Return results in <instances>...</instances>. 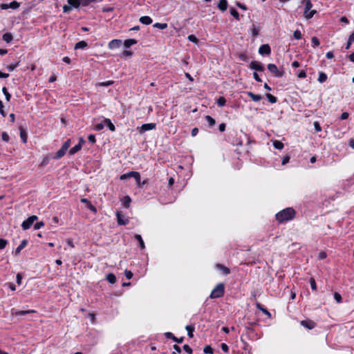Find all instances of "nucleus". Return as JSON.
Here are the masks:
<instances>
[{"label":"nucleus","mask_w":354,"mask_h":354,"mask_svg":"<svg viewBox=\"0 0 354 354\" xmlns=\"http://www.w3.org/2000/svg\"><path fill=\"white\" fill-rule=\"evenodd\" d=\"M294 37L296 39H300L301 38V33L299 30H297L294 32Z\"/></svg>","instance_id":"864d4df0"},{"label":"nucleus","mask_w":354,"mask_h":354,"mask_svg":"<svg viewBox=\"0 0 354 354\" xmlns=\"http://www.w3.org/2000/svg\"><path fill=\"white\" fill-rule=\"evenodd\" d=\"M87 46V44L84 41H81L75 44V48H84Z\"/></svg>","instance_id":"72a5a7b5"},{"label":"nucleus","mask_w":354,"mask_h":354,"mask_svg":"<svg viewBox=\"0 0 354 354\" xmlns=\"http://www.w3.org/2000/svg\"><path fill=\"white\" fill-rule=\"evenodd\" d=\"M311 41L313 47H317L319 45V41L316 37H313Z\"/></svg>","instance_id":"a18cd8bd"},{"label":"nucleus","mask_w":354,"mask_h":354,"mask_svg":"<svg viewBox=\"0 0 354 354\" xmlns=\"http://www.w3.org/2000/svg\"><path fill=\"white\" fill-rule=\"evenodd\" d=\"M218 7L222 11L226 10L227 7V1L226 0H220L218 3Z\"/></svg>","instance_id":"412c9836"},{"label":"nucleus","mask_w":354,"mask_h":354,"mask_svg":"<svg viewBox=\"0 0 354 354\" xmlns=\"http://www.w3.org/2000/svg\"><path fill=\"white\" fill-rule=\"evenodd\" d=\"M250 68L252 69L259 71H263L264 69V68L261 65V64L259 63V62H256V61L252 62L250 63Z\"/></svg>","instance_id":"dca6fc26"},{"label":"nucleus","mask_w":354,"mask_h":354,"mask_svg":"<svg viewBox=\"0 0 354 354\" xmlns=\"http://www.w3.org/2000/svg\"><path fill=\"white\" fill-rule=\"evenodd\" d=\"M256 307L257 309L261 310L264 315H267L269 318H271V313L266 308H264L260 303L257 302Z\"/></svg>","instance_id":"4468645a"},{"label":"nucleus","mask_w":354,"mask_h":354,"mask_svg":"<svg viewBox=\"0 0 354 354\" xmlns=\"http://www.w3.org/2000/svg\"><path fill=\"white\" fill-rule=\"evenodd\" d=\"M104 123L107 125L109 130L111 131H115V127L114 124L111 122L110 119L106 118L104 120Z\"/></svg>","instance_id":"4be33fe9"},{"label":"nucleus","mask_w":354,"mask_h":354,"mask_svg":"<svg viewBox=\"0 0 354 354\" xmlns=\"http://www.w3.org/2000/svg\"><path fill=\"white\" fill-rule=\"evenodd\" d=\"M72 8H73V7H72L70 4H68V5H64V6H63V11H64V12H69L70 10H71Z\"/></svg>","instance_id":"bf43d9fd"},{"label":"nucleus","mask_w":354,"mask_h":354,"mask_svg":"<svg viewBox=\"0 0 354 354\" xmlns=\"http://www.w3.org/2000/svg\"><path fill=\"white\" fill-rule=\"evenodd\" d=\"M216 268L218 270H220L221 271H222V272L225 275H227V274H229L230 273V270L228 268H227L226 266H225L224 265H223V264L217 263L216 265Z\"/></svg>","instance_id":"a211bd4d"},{"label":"nucleus","mask_w":354,"mask_h":354,"mask_svg":"<svg viewBox=\"0 0 354 354\" xmlns=\"http://www.w3.org/2000/svg\"><path fill=\"white\" fill-rule=\"evenodd\" d=\"M230 12L232 14V15L237 20H239V13L238 12L234 9V8H231L230 9Z\"/></svg>","instance_id":"49530a36"},{"label":"nucleus","mask_w":354,"mask_h":354,"mask_svg":"<svg viewBox=\"0 0 354 354\" xmlns=\"http://www.w3.org/2000/svg\"><path fill=\"white\" fill-rule=\"evenodd\" d=\"M310 287L313 290L317 291V284L314 278L311 277L309 280Z\"/></svg>","instance_id":"f704fd0d"},{"label":"nucleus","mask_w":354,"mask_h":354,"mask_svg":"<svg viewBox=\"0 0 354 354\" xmlns=\"http://www.w3.org/2000/svg\"><path fill=\"white\" fill-rule=\"evenodd\" d=\"M272 142L276 149L281 150L283 148V144L281 141L274 140Z\"/></svg>","instance_id":"7c9ffc66"},{"label":"nucleus","mask_w":354,"mask_h":354,"mask_svg":"<svg viewBox=\"0 0 354 354\" xmlns=\"http://www.w3.org/2000/svg\"><path fill=\"white\" fill-rule=\"evenodd\" d=\"M266 97L271 103L277 102V98L270 93H267Z\"/></svg>","instance_id":"4c0bfd02"},{"label":"nucleus","mask_w":354,"mask_h":354,"mask_svg":"<svg viewBox=\"0 0 354 354\" xmlns=\"http://www.w3.org/2000/svg\"><path fill=\"white\" fill-rule=\"evenodd\" d=\"M38 219L37 216L32 215L29 216L26 220L24 221L21 223V227L23 230H26L29 229L33 223Z\"/></svg>","instance_id":"39448f33"},{"label":"nucleus","mask_w":354,"mask_h":354,"mask_svg":"<svg viewBox=\"0 0 354 354\" xmlns=\"http://www.w3.org/2000/svg\"><path fill=\"white\" fill-rule=\"evenodd\" d=\"M295 215V212L292 208L288 207L279 212L276 214V218L279 223H283L292 220Z\"/></svg>","instance_id":"f257e3e1"},{"label":"nucleus","mask_w":354,"mask_h":354,"mask_svg":"<svg viewBox=\"0 0 354 354\" xmlns=\"http://www.w3.org/2000/svg\"><path fill=\"white\" fill-rule=\"evenodd\" d=\"M327 255H326V253L325 252H320L318 254V259L322 260V259H324L325 258H326Z\"/></svg>","instance_id":"052dcab7"},{"label":"nucleus","mask_w":354,"mask_h":354,"mask_svg":"<svg viewBox=\"0 0 354 354\" xmlns=\"http://www.w3.org/2000/svg\"><path fill=\"white\" fill-rule=\"evenodd\" d=\"M81 202L86 204V207L91 210L94 213H96L97 212V209L95 206H93L91 202L86 199V198H82L81 199Z\"/></svg>","instance_id":"2eb2a0df"},{"label":"nucleus","mask_w":354,"mask_h":354,"mask_svg":"<svg viewBox=\"0 0 354 354\" xmlns=\"http://www.w3.org/2000/svg\"><path fill=\"white\" fill-rule=\"evenodd\" d=\"M153 26L163 30L167 27V24L165 23H163V24L156 23L153 25Z\"/></svg>","instance_id":"37998d69"},{"label":"nucleus","mask_w":354,"mask_h":354,"mask_svg":"<svg viewBox=\"0 0 354 354\" xmlns=\"http://www.w3.org/2000/svg\"><path fill=\"white\" fill-rule=\"evenodd\" d=\"M314 127H315V129L317 131H322V128L319 124L318 122H314Z\"/></svg>","instance_id":"e2e57ef3"},{"label":"nucleus","mask_w":354,"mask_h":354,"mask_svg":"<svg viewBox=\"0 0 354 354\" xmlns=\"http://www.w3.org/2000/svg\"><path fill=\"white\" fill-rule=\"evenodd\" d=\"M1 138H2V140L5 142H8L10 139L9 136L6 132L2 133Z\"/></svg>","instance_id":"13d9d810"},{"label":"nucleus","mask_w":354,"mask_h":354,"mask_svg":"<svg viewBox=\"0 0 354 354\" xmlns=\"http://www.w3.org/2000/svg\"><path fill=\"white\" fill-rule=\"evenodd\" d=\"M19 131H20V137H21L23 142L24 143H26L27 142V139H28V136H27L26 132L25 131V130L22 127H19Z\"/></svg>","instance_id":"5701e85b"},{"label":"nucleus","mask_w":354,"mask_h":354,"mask_svg":"<svg viewBox=\"0 0 354 354\" xmlns=\"http://www.w3.org/2000/svg\"><path fill=\"white\" fill-rule=\"evenodd\" d=\"M300 324L304 328L311 330L316 326V323L311 319H304L300 322Z\"/></svg>","instance_id":"423d86ee"},{"label":"nucleus","mask_w":354,"mask_h":354,"mask_svg":"<svg viewBox=\"0 0 354 354\" xmlns=\"http://www.w3.org/2000/svg\"><path fill=\"white\" fill-rule=\"evenodd\" d=\"M140 21L143 24L149 25L152 23V19L148 16H144L140 18Z\"/></svg>","instance_id":"aec40b11"},{"label":"nucleus","mask_w":354,"mask_h":354,"mask_svg":"<svg viewBox=\"0 0 354 354\" xmlns=\"http://www.w3.org/2000/svg\"><path fill=\"white\" fill-rule=\"evenodd\" d=\"M122 55L123 57H131L132 55V53L131 51H129V50H124L122 53Z\"/></svg>","instance_id":"69168bd1"},{"label":"nucleus","mask_w":354,"mask_h":354,"mask_svg":"<svg viewBox=\"0 0 354 354\" xmlns=\"http://www.w3.org/2000/svg\"><path fill=\"white\" fill-rule=\"evenodd\" d=\"M334 299L336 300L337 303H341L342 301V296L338 292H335L334 294Z\"/></svg>","instance_id":"de8ad7c7"},{"label":"nucleus","mask_w":354,"mask_h":354,"mask_svg":"<svg viewBox=\"0 0 354 354\" xmlns=\"http://www.w3.org/2000/svg\"><path fill=\"white\" fill-rule=\"evenodd\" d=\"M25 246L26 245H19V246L16 248L15 252H13V254L15 255H18L20 253V252L24 248Z\"/></svg>","instance_id":"58836bf2"},{"label":"nucleus","mask_w":354,"mask_h":354,"mask_svg":"<svg viewBox=\"0 0 354 354\" xmlns=\"http://www.w3.org/2000/svg\"><path fill=\"white\" fill-rule=\"evenodd\" d=\"M188 39L192 41V42H194L195 44H197L198 41V39H197V37L194 35H190L188 36Z\"/></svg>","instance_id":"8fccbe9b"},{"label":"nucleus","mask_w":354,"mask_h":354,"mask_svg":"<svg viewBox=\"0 0 354 354\" xmlns=\"http://www.w3.org/2000/svg\"><path fill=\"white\" fill-rule=\"evenodd\" d=\"M205 118L211 127H212L215 124V123H216L215 120L214 118H212L211 116L206 115Z\"/></svg>","instance_id":"a19ab883"},{"label":"nucleus","mask_w":354,"mask_h":354,"mask_svg":"<svg viewBox=\"0 0 354 354\" xmlns=\"http://www.w3.org/2000/svg\"><path fill=\"white\" fill-rule=\"evenodd\" d=\"M248 95L252 99L254 102H258L261 100V96L260 95L254 94L252 92H248Z\"/></svg>","instance_id":"bb28decb"},{"label":"nucleus","mask_w":354,"mask_h":354,"mask_svg":"<svg viewBox=\"0 0 354 354\" xmlns=\"http://www.w3.org/2000/svg\"><path fill=\"white\" fill-rule=\"evenodd\" d=\"M268 69L276 77H281L283 75V72L279 71L277 66L274 64H269L268 65Z\"/></svg>","instance_id":"0eeeda50"},{"label":"nucleus","mask_w":354,"mask_h":354,"mask_svg":"<svg viewBox=\"0 0 354 354\" xmlns=\"http://www.w3.org/2000/svg\"><path fill=\"white\" fill-rule=\"evenodd\" d=\"M122 202L124 207L127 208L130 206L131 199L129 196H126L122 199Z\"/></svg>","instance_id":"393cba45"},{"label":"nucleus","mask_w":354,"mask_h":354,"mask_svg":"<svg viewBox=\"0 0 354 354\" xmlns=\"http://www.w3.org/2000/svg\"><path fill=\"white\" fill-rule=\"evenodd\" d=\"M106 279L111 284H113L116 282V277L113 273H109L106 275Z\"/></svg>","instance_id":"b1692460"},{"label":"nucleus","mask_w":354,"mask_h":354,"mask_svg":"<svg viewBox=\"0 0 354 354\" xmlns=\"http://www.w3.org/2000/svg\"><path fill=\"white\" fill-rule=\"evenodd\" d=\"M116 216L118 218V223L120 225H126L128 223V219L120 212H118Z\"/></svg>","instance_id":"f8f14e48"},{"label":"nucleus","mask_w":354,"mask_h":354,"mask_svg":"<svg viewBox=\"0 0 354 354\" xmlns=\"http://www.w3.org/2000/svg\"><path fill=\"white\" fill-rule=\"evenodd\" d=\"M221 348L223 352H225L226 353H227L229 352V347L225 343H222L221 344Z\"/></svg>","instance_id":"3c124183"},{"label":"nucleus","mask_w":354,"mask_h":354,"mask_svg":"<svg viewBox=\"0 0 354 354\" xmlns=\"http://www.w3.org/2000/svg\"><path fill=\"white\" fill-rule=\"evenodd\" d=\"M304 3L305 4V10L304 12L305 18L309 19L313 17V16L315 14L316 10H311L313 7V4L310 0H304Z\"/></svg>","instance_id":"7ed1b4c3"},{"label":"nucleus","mask_w":354,"mask_h":354,"mask_svg":"<svg viewBox=\"0 0 354 354\" xmlns=\"http://www.w3.org/2000/svg\"><path fill=\"white\" fill-rule=\"evenodd\" d=\"M48 162H49V158L48 156H45V157H44L42 161L39 164V166L42 167L45 165H46L48 163Z\"/></svg>","instance_id":"09e8293b"},{"label":"nucleus","mask_w":354,"mask_h":354,"mask_svg":"<svg viewBox=\"0 0 354 354\" xmlns=\"http://www.w3.org/2000/svg\"><path fill=\"white\" fill-rule=\"evenodd\" d=\"M136 174L138 175V180H136V183H137V184H138V185L139 187H141V185H145L146 182H145V181H143V182L141 183V180H140V179H141V178H140V174H139L138 171H136Z\"/></svg>","instance_id":"6e6d98bb"},{"label":"nucleus","mask_w":354,"mask_h":354,"mask_svg":"<svg viewBox=\"0 0 354 354\" xmlns=\"http://www.w3.org/2000/svg\"><path fill=\"white\" fill-rule=\"evenodd\" d=\"M183 350L188 354H192L193 353L192 348L188 344L183 346Z\"/></svg>","instance_id":"c03bdc74"},{"label":"nucleus","mask_w":354,"mask_h":354,"mask_svg":"<svg viewBox=\"0 0 354 354\" xmlns=\"http://www.w3.org/2000/svg\"><path fill=\"white\" fill-rule=\"evenodd\" d=\"M12 39V35L10 33L7 32L3 35V39L7 43H10Z\"/></svg>","instance_id":"c756f323"},{"label":"nucleus","mask_w":354,"mask_h":354,"mask_svg":"<svg viewBox=\"0 0 354 354\" xmlns=\"http://www.w3.org/2000/svg\"><path fill=\"white\" fill-rule=\"evenodd\" d=\"M71 140L70 139H68L62 146V147L60 148V149H59L56 153H55V155L54 156V158L55 159H59L61 158L62 157H63L66 151L68 149V148L70 147L71 146Z\"/></svg>","instance_id":"20e7f679"},{"label":"nucleus","mask_w":354,"mask_h":354,"mask_svg":"<svg viewBox=\"0 0 354 354\" xmlns=\"http://www.w3.org/2000/svg\"><path fill=\"white\" fill-rule=\"evenodd\" d=\"M186 330L187 331V335L189 337H193V333L194 331V326L192 325H187L186 326Z\"/></svg>","instance_id":"c85d7f7f"},{"label":"nucleus","mask_w":354,"mask_h":354,"mask_svg":"<svg viewBox=\"0 0 354 354\" xmlns=\"http://www.w3.org/2000/svg\"><path fill=\"white\" fill-rule=\"evenodd\" d=\"M113 84V81L109 80L106 82H98L96 84L97 86H108L112 85Z\"/></svg>","instance_id":"2f4dec72"},{"label":"nucleus","mask_w":354,"mask_h":354,"mask_svg":"<svg viewBox=\"0 0 354 354\" xmlns=\"http://www.w3.org/2000/svg\"><path fill=\"white\" fill-rule=\"evenodd\" d=\"M124 275L127 279H131L133 277V273L131 271L126 270L124 271Z\"/></svg>","instance_id":"603ef678"},{"label":"nucleus","mask_w":354,"mask_h":354,"mask_svg":"<svg viewBox=\"0 0 354 354\" xmlns=\"http://www.w3.org/2000/svg\"><path fill=\"white\" fill-rule=\"evenodd\" d=\"M203 352L207 354H213L214 350L210 346L207 345L204 347Z\"/></svg>","instance_id":"c9c22d12"},{"label":"nucleus","mask_w":354,"mask_h":354,"mask_svg":"<svg viewBox=\"0 0 354 354\" xmlns=\"http://www.w3.org/2000/svg\"><path fill=\"white\" fill-rule=\"evenodd\" d=\"M88 139L92 143H95V136L93 135V134L89 135L88 137Z\"/></svg>","instance_id":"338daca9"},{"label":"nucleus","mask_w":354,"mask_h":354,"mask_svg":"<svg viewBox=\"0 0 354 354\" xmlns=\"http://www.w3.org/2000/svg\"><path fill=\"white\" fill-rule=\"evenodd\" d=\"M129 178H134L135 180H138V175L136 174V171H130L129 173L122 174L120 176V179L121 180H124Z\"/></svg>","instance_id":"1a4fd4ad"},{"label":"nucleus","mask_w":354,"mask_h":354,"mask_svg":"<svg viewBox=\"0 0 354 354\" xmlns=\"http://www.w3.org/2000/svg\"><path fill=\"white\" fill-rule=\"evenodd\" d=\"M122 44V41L120 39H113L111 40L108 46L110 49H115L119 48Z\"/></svg>","instance_id":"9b49d317"},{"label":"nucleus","mask_w":354,"mask_h":354,"mask_svg":"<svg viewBox=\"0 0 354 354\" xmlns=\"http://www.w3.org/2000/svg\"><path fill=\"white\" fill-rule=\"evenodd\" d=\"M20 3L16 1H14L8 4L9 8L17 9L19 7Z\"/></svg>","instance_id":"e433bc0d"},{"label":"nucleus","mask_w":354,"mask_h":354,"mask_svg":"<svg viewBox=\"0 0 354 354\" xmlns=\"http://www.w3.org/2000/svg\"><path fill=\"white\" fill-rule=\"evenodd\" d=\"M226 102V100L223 97H220L218 100H217V104L219 106H223L225 105Z\"/></svg>","instance_id":"79ce46f5"},{"label":"nucleus","mask_w":354,"mask_h":354,"mask_svg":"<svg viewBox=\"0 0 354 354\" xmlns=\"http://www.w3.org/2000/svg\"><path fill=\"white\" fill-rule=\"evenodd\" d=\"M19 64V62H17L15 64H10L7 66V68L10 71H13Z\"/></svg>","instance_id":"4d7b16f0"},{"label":"nucleus","mask_w":354,"mask_h":354,"mask_svg":"<svg viewBox=\"0 0 354 354\" xmlns=\"http://www.w3.org/2000/svg\"><path fill=\"white\" fill-rule=\"evenodd\" d=\"M354 41V32H353L350 36H349V38H348V43H347V45H346V49L349 48L351 44H352V42Z\"/></svg>","instance_id":"ea45409f"},{"label":"nucleus","mask_w":354,"mask_h":354,"mask_svg":"<svg viewBox=\"0 0 354 354\" xmlns=\"http://www.w3.org/2000/svg\"><path fill=\"white\" fill-rule=\"evenodd\" d=\"M156 124L155 123H147L142 124L140 128V132L143 133L147 131H150L156 129Z\"/></svg>","instance_id":"6e6552de"},{"label":"nucleus","mask_w":354,"mask_h":354,"mask_svg":"<svg viewBox=\"0 0 354 354\" xmlns=\"http://www.w3.org/2000/svg\"><path fill=\"white\" fill-rule=\"evenodd\" d=\"M326 79H327V75L325 73H324L322 72L319 73L318 81L320 83L324 82L326 80Z\"/></svg>","instance_id":"473e14b6"},{"label":"nucleus","mask_w":354,"mask_h":354,"mask_svg":"<svg viewBox=\"0 0 354 354\" xmlns=\"http://www.w3.org/2000/svg\"><path fill=\"white\" fill-rule=\"evenodd\" d=\"M290 157L289 156H284L282 159V165H284L286 163L289 162Z\"/></svg>","instance_id":"774afa93"},{"label":"nucleus","mask_w":354,"mask_h":354,"mask_svg":"<svg viewBox=\"0 0 354 354\" xmlns=\"http://www.w3.org/2000/svg\"><path fill=\"white\" fill-rule=\"evenodd\" d=\"M82 149L80 145H76L69 150V154L71 156L74 155L75 153L79 151Z\"/></svg>","instance_id":"cd10ccee"},{"label":"nucleus","mask_w":354,"mask_h":354,"mask_svg":"<svg viewBox=\"0 0 354 354\" xmlns=\"http://www.w3.org/2000/svg\"><path fill=\"white\" fill-rule=\"evenodd\" d=\"M165 336L167 338H170L171 339H173L174 342H177V343H182L184 340V338L183 337H180V338H178L176 337H175L170 332H167L165 333Z\"/></svg>","instance_id":"f3484780"},{"label":"nucleus","mask_w":354,"mask_h":354,"mask_svg":"<svg viewBox=\"0 0 354 354\" xmlns=\"http://www.w3.org/2000/svg\"><path fill=\"white\" fill-rule=\"evenodd\" d=\"M259 53L261 55L266 54L269 55L270 53V48L268 44H263L260 46L259 49Z\"/></svg>","instance_id":"ddd939ff"},{"label":"nucleus","mask_w":354,"mask_h":354,"mask_svg":"<svg viewBox=\"0 0 354 354\" xmlns=\"http://www.w3.org/2000/svg\"><path fill=\"white\" fill-rule=\"evenodd\" d=\"M225 294V285L223 283H218L212 290L209 298L217 299L222 297Z\"/></svg>","instance_id":"f03ea898"},{"label":"nucleus","mask_w":354,"mask_h":354,"mask_svg":"<svg viewBox=\"0 0 354 354\" xmlns=\"http://www.w3.org/2000/svg\"><path fill=\"white\" fill-rule=\"evenodd\" d=\"M137 43V41L134 39H129L124 41V46L125 48H129L131 46L134 45Z\"/></svg>","instance_id":"a878e982"},{"label":"nucleus","mask_w":354,"mask_h":354,"mask_svg":"<svg viewBox=\"0 0 354 354\" xmlns=\"http://www.w3.org/2000/svg\"><path fill=\"white\" fill-rule=\"evenodd\" d=\"M44 225V223L43 221H39L35 224L34 228L35 230H39V228L42 227Z\"/></svg>","instance_id":"5fc2aeb1"},{"label":"nucleus","mask_w":354,"mask_h":354,"mask_svg":"<svg viewBox=\"0 0 354 354\" xmlns=\"http://www.w3.org/2000/svg\"><path fill=\"white\" fill-rule=\"evenodd\" d=\"M104 128L103 124H97L95 126L94 129L96 131H100Z\"/></svg>","instance_id":"0e129e2a"},{"label":"nucleus","mask_w":354,"mask_h":354,"mask_svg":"<svg viewBox=\"0 0 354 354\" xmlns=\"http://www.w3.org/2000/svg\"><path fill=\"white\" fill-rule=\"evenodd\" d=\"M0 113L2 115L3 117L6 116V113L3 110V104L2 101H0Z\"/></svg>","instance_id":"680f3d73"},{"label":"nucleus","mask_w":354,"mask_h":354,"mask_svg":"<svg viewBox=\"0 0 354 354\" xmlns=\"http://www.w3.org/2000/svg\"><path fill=\"white\" fill-rule=\"evenodd\" d=\"M36 311L35 310H17L15 311V309H12V315L15 316H22L30 313H35Z\"/></svg>","instance_id":"9d476101"},{"label":"nucleus","mask_w":354,"mask_h":354,"mask_svg":"<svg viewBox=\"0 0 354 354\" xmlns=\"http://www.w3.org/2000/svg\"><path fill=\"white\" fill-rule=\"evenodd\" d=\"M84 0H68V4L72 7L78 8Z\"/></svg>","instance_id":"6ab92c4d"}]
</instances>
